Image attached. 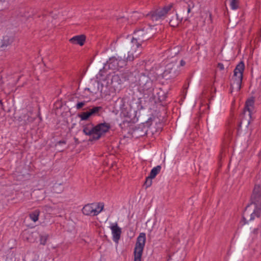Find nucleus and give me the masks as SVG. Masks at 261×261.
<instances>
[{"label":"nucleus","mask_w":261,"mask_h":261,"mask_svg":"<svg viewBox=\"0 0 261 261\" xmlns=\"http://www.w3.org/2000/svg\"><path fill=\"white\" fill-rule=\"evenodd\" d=\"M186 64V62L184 60H181L180 63V65L181 66H184Z\"/></svg>","instance_id":"obj_37"},{"label":"nucleus","mask_w":261,"mask_h":261,"mask_svg":"<svg viewBox=\"0 0 261 261\" xmlns=\"http://www.w3.org/2000/svg\"><path fill=\"white\" fill-rule=\"evenodd\" d=\"M249 205H248L243 214V220L244 224L253 221L254 220L260 221L261 208L255 206L253 211L249 209Z\"/></svg>","instance_id":"obj_5"},{"label":"nucleus","mask_w":261,"mask_h":261,"mask_svg":"<svg viewBox=\"0 0 261 261\" xmlns=\"http://www.w3.org/2000/svg\"><path fill=\"white\" fill-rule=\"evenodd\" d=\"M113 234V241L117 242L120 238L122 232L121 229L118 226L117 223H113L110 226Z\"/></svg>","instance_id":"obj_14"},{"label":"nucleus","mask_w":261,"mask_h":261,"mask_svg":"<svg viewBox=\"0 0 261 261\" xmlns=\"http://www.w3.org/2000/svg\"><path fill=\"white\" fill-rule=\"evenodd\" d=\"M40 243L41 245H45L46 243L47 240L48 239L49 236L48 234L44 233L40 234Z\"/></svg>","instance_id":"obj_24"},{"label":"nucleus","mask_w":261,"mask_h":261,"mask_svg":"<svg viewBox=\"0 0 261 261\" xmlns=\"http://www.w3.org/2000/svg\"><path fill=\"white\" fill-rule=\"evenodd\" d=\"M137 76V81L136 83H138L139 85L143 88V90H148L151 88L152 83L148 76L144 73L139 74L138 73Z\"/></svg>","instance_id":"obj_11"},{"label":"nucleus","mask_w":261,"mask_h":261,"mask_svg":"<svg viewBox=\"0 0 261 261\" xmlns=\"http://www.w3.org/2000/svg\"><path fill=\"white\" fill-rule=\"evenodd\" d=\"M66 144V141L65 140H61L59 142H58L57 144L60 145V144Z\"/></svg>","instance_id":"obj_36"},{"label":"nucleus","mask_w":261,"mask_h":261,"mask_svg":"<svg viewBox=\"0 0 261 261\" xmlns=\"http://www.w3.org/2000/svg\"><path fill=\"white\" fill-rule=\"evenodd\" d=\"M87 102L86 101H83L81 102H79L76 105V108L77 110H80L82 109L84 106H85Z\"/></svg>","instance_id":"obj_28"},{"label":"nucleus","mask_w":261,"mask_h":261,"mask_svg":"<svg viewBox=\"0 0 261 261\" xmlns=\"http://www.w3.org/2000/svg\"><path fill=\"white\" fill-rule=\"evenodd\" d=\"M110 128L111 125L108 123H100L96 125L90 123L83 126V132L86 135L92 136L89 141H93L99 140Z\"/></svg>","instance_id":"obj_2"},{"label":"nucleus","mask_w":261,"mask_h":261,"mask_svg":"<svg viewBox=\"0 0 261 261\" xmlns=\"http://www.w3.org/2000/svg\"><path fill=\"white\" fill-rule=\"evenodd\" d=\"M161 170V166L158 165L155 167L153 168L149 174L150 177L154 178L156 175L160 173Z\"/></svg>","instance_id":"obj_22"},{"label":"nucleus","mask_w":261,"mask_h":261,"mask_svg":"<svg viewBox=\"0 0 261 261\" xmlns=\"http://www.w3.org/2000/svg\"><path fill=\"white\" fill-rule=\"evenodd\" d=\"M172 7V4L165 6L163 8H159L150 12L147 16L152 21H157L159 19H163L168 11Z\"/></svg>","instance_id":"obj_8"},{"label":"nucleus","mask_w":261,"mask_h":261,"mask_svg":"<svg viewBox=\"0 0 261 261\" xmlns=\"http://www.w3.org/2000/svg\"><path fill=\"white\" fill-rule=\"evenodd\" d=\"M178 65L172 63L167 64L163 72V76L166 80L173 79L179 74Z\"/></svg>","instance_id":"obj_9"},{"label":"nucleus","mask_w":261,"mask_h":261,"mask_svg":"<svg viewBox=\"0 0 261 261\" xmlns=\"http://www.w3.org/2000/svg\"><path fill=\"white\" fill-rule=\"evenodd\" d=\"M182 8L179 10L176 14V17L172 18L169 21L170 25L172 27H177L182 20H188L190 16L189 14L194 8L195 5L193 1H189L188 2H182Z\"/></svg>","instance_id":"obj_3"},{"label":"nucleus","mask_w":261,"mask_h":261,"mask_svg":"<svg viewBox=\"0 0 261 261\" xmlns=\"http://www.w3.org/2000/svg\"><path fill=\"white\" fill-rule=\"evenodd\" d=\"M239 0H230V5L232 9L235 10L238 8Z\"/></svg>","instance_id":"obj_25"},{"label":"nucleus","mask_w":261,"mask_h":261,"mask_svg":"<svg viewBox=\"0 0 261 261\" xmlns=\"http://www.w3.org/2000/svg\"><path fill=\"white\" fill-rule=\"evenodd\" d=\"M13 41V38L12 37L6 36L4 37L2 40L1 47H7L9 45L11 44Z\"/></svg>","instance_id":"obj_19"},{"label":"nucleus","mask_w":261,"mask_h":261,"mask_svg":"<svg viewBox=\"0 0 261 261\" xmlns=\"http://www.w3.org/2000/svg\"><path fill=\"white\" fill-rule=\"evenodd\" d=\"M78 116L81 118V120H87L89 118L94 117L88 109H87V111L86 112H83L79 114Z\"/></svg>","instance_id":"obj_21"},{"label":"nucleus","mask_w":261,"mask_h":261,"mask_svg":"<svg viewBox=\"0 0 261 261\" xmlns=\"http://www.w3.org/2000/svg\"><path fill=\"white\" fill-rule=\"evenodd\" d=\"M87 109L93 116H99L103 110L102 107L100 106H91Z\"/></svg>","instance_id":"obj_18"},{"label":"nucleus","mask_w":261,"mask_h":261,"mask_svg":"<svg viewBox=\"0 0 261 261\" xmlns=\"http://www.w3.org/2000/svg\"><path fill=\"white\" fill-rule=\"evenodd\" d=\"M94 208H96L97 211H99L100 210V206H98V204L96 205V207H94Z\"/></svg>","instance_id":"obj_38"},{"label":"nucleus","mask_w":261,"mask_h":261,"mask_svg":"<svg viewBox=\"0 0 261 261\" xmlns=\"http://www.w3.org/2000/svg\"><path fill=\"white\" fill-rule=\"evenodd\" d=\"M138 73V72L137 71L131 72L127 70L120 74V77L123 81H129L131 83H136L137 81Z\"/></svg>","instance_id":"obj_13"},{"label":"nucleus","mask_w":261,"mask_h":261,"mask_svg":"<svg viewBox=\"0 0 261 261\" xmlns=\"http://www.w3.org/2000/svg\"><path fill=\"white\" fill-rule=\"evenodd\" d=\"M55 188H56V186H55L54 187V190H55ZM55 191V192H56V191Z\"/></svg>","instance_id":"obj_40"},{"label":"nucleus","mask_w":261,"mask_h":261,"mask_svg":"<svg viewBox=\"0 0 261 261\" xmlns=\"http://www.w3.org/2000/svg\"><path fill=\"white\" fill-rule=\"evenodd\" d=\"M259 230L258 228L253 229V230L252 232V233L254 235L253 239L257 237V236L259 233Z\"/></svg>","instance_id":"obj_31"},{"label":"nucleus","mask_w":261,"mask_h":261,"mask_svg":"<svg viewBox=\"0 0 261 261\" xmlns=\"http://www.w3.org/2000/svg\"><path fill=\"white\" fill-rule=\"evenodd\" d=\"M251 204L255 206L261 208V186L258 185L254 186L250 197Z\"/></svg>","instance_id":"obj_10"},{"label":"nucleus","mask_w":261,"mask_h":261,"mask_svg":"<svg viewBox=\"0 0 261 261\" xmlns=\"http://www.w3.org/2000/svg\"><path fill=\"white\" fill-rule=\"evenodd\" d=\"M218 68H219L221 70H223L224 69L223 64L221 63H219L218 64Z\"/></svg>","instance_id":"obj_34"},{"label":"nucleus","mask_w":261,"mask_h":261,"mask_svg":"<svg viewBox=\"0 0 261 261\" xmlns=\"http://www.w3.org/2000/svg\"><path fill=\"white\" fill-rule=\"evenodd\" d=\"M120 78V76L118 74L117 75H115L114 76H113L112 77V82H114V81H117L118 80V79Z\"/></svg>","instance_id":"obj_32"},{"label":"nucleus","mask_w":261,"mask_h":261,"mask_svg":"<svg viewBox=\"0 0 261 261\" xmlns=\"http://www.w3.org/2000/svg\"><path fill=\"white\" fill-rule=\"evenodd\" d=\"M134 56L133 54H129V52L128 53V55L127 56V57L126 58V60L127 61H133L134 59Z\"/></svg>","instance_id":"obj_30"},{"label":"nucleus","mask_w":261,"mask_h":261,"mask_svg":"<svg viewBox=\"0 0 261 261\" xmlns=\"http://www.w3.org/2000/svg\"><path fill=\"white\" fill-rule=\"evenodd\" d=\"M214 121V120L212 118H210L209 119H207V124L212 125Z\"/></svg>","instance_id":"obj_33"},{"label":"nucleus","mask_w":261,"mask_h":261,"mask_svg":"<svg viewBox=\"0 0 261 261\" xmlns=\"http://www.w3.org/2000/svg\"><path fill=\"white\" fill-rule=\"evenodd\" d=\"M242 79L239 78V77H232L230 83L231 92H232L233 90L238 92L241 89Z\"/></svg>","instance_id":"obj_15"},{"label":"nucleus","mask_w":261,"mask_h":261,"mask_svg":"<svg viewBox=\"0 0 261 261\" xmlns=\"http://www.w3.org/2000/svg\"><path fill=\"white\" fill-rule=\"evenodd\" d=\"M40 211L38 210L34 211L30 214V217L34 222H36L38 220Z\"/></svg>","instance_id":"obj_23"},{"label":"nucleus","mask_w":261,"mask_h":261,"mask_svg":"<svg viewBox=\"0 0 261 261\" xmlns=\"http://www.w3.org/2000/svg\"><path fill=\"white\" fill-rule=\"evenodd\" d=\"M154 26H146L137 29L134 32V36L131 40V44L133 46H136L137 50L136 57L139 55L142 51V44L144 42L151 38L155 34L156 29H154Z\"/></svg>","instance_id":"obj_1"},{"label":"nucleus","mask_w":261,"mask_h":261,"mask_svg":"<svg viewBox=\"0 0 261 261\" xmlns=\"http://www.w3.org/2000/svg\"><path fill=\"white\" fill-rule=\"evenodd\" d=\"M136 14V12H134V15L132 16V17H135V15Z\"/></svg>","instance_id":"obj_39"},{"label":"nucleus","mask_w":261,"mask_h":261,"mask_svg":"<svg viewBox=\"0 0 261 261\" xmlns=\"http://www.w3.org/2000/svg\"><path fill=\"white\" fill-rule=\"evenodd\" d=\"M93 204H88L85 205L83 209L82 212L85 215H90L92 214L93 216L97 215L103 208L104 205L102 203H98V206H100V210L97 211L96 208H94Z\"/></svg>","instance_id":"obj_12"},{"label":"nucleus","mask_w":261,"mask_h":261,"mask_svg":"<svg viewBox=\"0 0 261 261\" xmlns=\"http://www.w3.org/2000/svg\"><path fill=\"white\" fill-rule=\"evenodd\" d=\"M2 103V101H1V100H0V103Z\"/></svg>","instance_id":"obj_42"},{"label":"nucleus","mask_w":261,"mask_h":261,"mask_svg":"<svg viewBox=\"0 0 261 261\" xmlns=\"http://www.w3.org/2000/svg\"><path fill=\"white\" fill-rule=\"evenodd\" d=\"M86 40V36L84 35H77L69 39V42L74 44H79L83 46Z\"/></svg>","instance_id":"obj_17"},{"label":"nucleus","mask_w":261,"mask_h":261,"mask_svg":"<svg viewBox=\"0 0 261 261\" xmlns=\"http://www.w3.org/2000/svg\"><path fill=\"white\" fill-rule=\"evenodd\" d=\"M85 90H87V91H89V88H86Z\"/></svg>","instance_id":"obj_41"},{"label":"nucleus","mask_w":261,"mask_h":261,"mask_svg":"<svg viewBox=\"0 0 261 261\" xmlns=\"http://www.w3.org/2000/svg\"><path fill=\"white\" fill-rule=\"evenodd\" d=\"M153 178L150 177V176H148L146 177L145 181L144 182V186L146 187V188H147L151 186L152 184V179Z\"/></svg>","instance_id":"obj_26"},{"label":"nucleus","mask_w":261,"mask_h":261,"mask_svg":"<svg viewBox=\"0 0 261 261\" xmlns=\"http://www.w3.org/2000/svg\"><path fill=\"white\" fill-rule=\"evenodd\" d=\"M146 242L145 233H140L137 239L134 249V261H141V257Z\"/></svg>","instance_id":"obj_6"},{"label":"nucleus","mask_w":261,"mask_h":261,"mask_svg":"<svg viewBox=\"0 0 261 261\" xmlns=\"http://www.w3.org/2000/svg\"><path fill=\"white\" fill-rule=\"evenodd\" d=\"M32 233H30L29 231H25L23 233V238L24 240L31 242L30 237L32 236Z\"/></svg>","instance_id":"obj_27"},{"label":"nucleus","mask_w":261,"mask_h":261,"mask_svg":"<svg viewBox=\"0 0 261 261\" xmlns=\"http://www.w3.org/2000/svg\"><path fill=\"white\" fill-rule=\"evenodd\" d=\"M172 7V4L165 6L163 8H159L150 12L147 16L152 21H157L159 19H163L168 11Z\"/></svg>","instance_id":"obj_7"},{"label":"nucleus","mask_w":261,"mask_h":261,"mask_svg":"<svg viewBox=\"0 0 261 261\" xmlns=\"http://www.w3.org/2000/svg\"><path fill=\"white\" fill-rule=\"evenodd\" d=\"M254 100L253 98L248 99L245 103L244 112L242 116L241 120L238 122V130L241 127V124L244 123L245 125H248L250 123L251 114L254 111Z\"/></svg>","instance_id":"obj_4"},{"label":"nucleus","mask_w":261,"mask_h":261,"mask_svg":"<svg viewBox=\"0 0 261 261\" xmlns=\"http://www.w3.org/2000/svg\"><path fill=\"white\" fill-rule=\"evenodd\" d=\"M166 261H178L177 259H176V257H175V256L173 254L172 255H169L168 256V258H167V259Z\"/></svg>","instance_id":"obj_29"},{"label":"nucleus","mask_w":261,"mask_h":261,"mask_svg":"<svg viewBox=\"0 0 261 261\" xmlns=\"http://www.w3.org/2000/svg\"><path fill=\"white\" fill-rule=\"evenodd\" d=\"M78 116L81 118V120H87L89 118L94 117L88 109H87V111L86 112H83L79 114Z\"/></svg>","instance_id":"obj_20"},{"label":"nucleus","mask_w":261,"mask_h":261,"mask_svg":"<svg viewBox=\"0 0 261 261\" xmlns=\"http://www.w3.org/2000/svg\"><path fill=\"white\" fill-rule=\"evenodd\" d=\"M110 63H112V62H116L117 63V59L115 57H113L112 58H110L109 59Z\"/></svg>","instance_id":"obj_35"},{"label":"nucleus","mask_w":261,"mask_h":261,"mask_svg":"<svg viewBox=\"0 0 261 261\" xmlns=\"http://www.w3.org/2000/svg\"><path fill=\"white\" fill-rule=\"evenodd\" d=\"M245 68L244 63L243 61L240 62L236 67L232 77L243 79V72Z\"/></svg>","instance_id":"obj_16"}]
</instances>
